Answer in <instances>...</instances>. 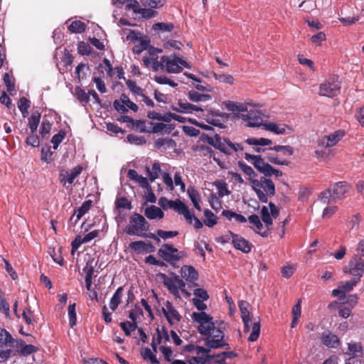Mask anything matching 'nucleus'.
<instances>
[{
    "mask_svg": "<svg viewBox=\"0 0 364 364\" xmlns=\"http://www.w3.org/2000/svg\"><path fill=\"white\" fill-rule=\"evenodd\" d=\"M207 142L227 155H230L232 152H237L244 149L241 144H234L230 139L223 138L218 134H215L213 137H208Z\"/></svg>",
    "mask_w": 364,
    "mask_h": 364,
    "instance_id": "39448f33",
    "label": "nucleus"
},
{
    "mask_svg": "<svg viewBox=\"0 0 364 364\" xmlns=\"http://www.w3.org/2000/svg\"><path fill=\"white\" fill-rule=\"evenodd\" d=\"M149 45V41L147 40H141L140 43L138 45H134L132 51L134 53L139 54L143 50L147 49Z\"/></svg>",
    "mask_w": 364,
    "mask_h": 364,
    "instance_id": "69168bd1",
    "label": "nucleus"
},
{
    "mask_svg": "<svg viewBox=\"0 0 364 364\" xmlns=\"http://www.w3.org/2000/svg\"><path fill=\"white\" fill-rule=\"evenodd\" d=\"M161 49L151 48L148 50V51L143 56L142 62L143 65L146 68L151 67L152 70L154 71V68L155 66V63L160 64V60H159V53H161Z\"/></svg>",
    "mask_w": 364,
    "mask_h": 364,
    "instance_id": "2eb2a0df",
    "label": "nucleus"
},
{
    "mask_svg": "<svg viewBox=\"0 0 364 364\" xmlns=\"http://www.w3.org/2000/svg\"><path fill=\"white\" fill-rule=\"evenodd\" d=\"M188 98L193 102L208 101L211 97L207 94H200L196 91L191 90L188 93Z\"/></svg>",
    "mask_w": 364,
    "mask_h": 364,
    "instance_id": "c9c22d12",
    "label": "nucleus"
},
{
    "mask_svg": "<svg viewBox=\"0 0 364 364\" xmlns=\"http://www.w3.org/2000/svg\"><path fill=\"white\" fill-rule=\"evenodd\" d=\"M20 346H22L21 353L23 355H28L34 352H36L38 348L31 344H25L23 340L20 341Z\"/></svg>",
    "mask_w": 364,
    "mask_h": 364,
    "instance_id": "a18cd8bd",
    "label": "nucleus"
},
{
    "mask_svg": "<svg viewBox=\"0 0 364 364\" xmlns=\"http://www.w3.org/2000/svg\"><path fill=\"white\" fill-rule=\"evenodd\" d=\"M15 340L9 332L6 329L0 328V346H13Z\"/></svg>",
    "mask_w": 364,
    "mask_h": 364,
    "instance_id": "a878e982",
    "label": "nucleus"
},
{
    "mask_svg": "<svg viewBox=\"0 0 364 364\" xmlns=\"http://www.w3.org/2000/svg\"><path fill=\"white\" fill-rule=\"evenodd\" d=\"M22 317L28 325H33L34 323H36L33 313L28 308L23 311Z\"/></svg>",
    "mask_w": 364,
    "mask_h": 364,
    "instance_id": "052dcab7",
    "label": "nucleus"
},
{
    "mask_svg": "<svg viewBox=\"0 0 364 364\" xmlns=\"http://www.w3.org/2000/svg\"><path fill=\"white\" fill-rule=\"evenodd\" d=\"M92 204V201L91 200H87L83 202L82 205L78 208L75 210L74 213L70 218V221L73 223V225H75L80 219L88 212L90 209Z\"/></svg>",
    "mask_w": 364,
    "mask_h": 364,
    "instance_id": "f3484780",
    "label": "nucleus"
},
{
    "mask_svg": "<svg viewBox=\"0 0 364 364\" xmlns=\"http://www.w3.org/2000/svg\"><path fill=\"white\" fill-rule=\"evenodd\" d=\"M269 150L275 151L277 152H282L284 156H291L294 154V149L289 145H276L272 147H269Z\"/></svg>",
    "mask_w": 364,
    "mask_h": 364,
    "instance_id": "f704fd0d",
    "label": "nucleus"
},
{
    "mask_svg": "<svg viewBox=\"0 0 364 364\" xmlns=\"http://www.w3.org/2000/svg\"><path fill=\"white\" fill-rule=\"evenodd\" d=\"M41 119V114L38 112L32 113L31 117L28 119V127L31 133L34 134L38 127Z\"/></svg>",
    "mask_w": 364,
    "mask_h": 364,
    "instance_id": "c85d7f7f",
    "label": "nucleus"
},
{
    "mask_svg": "<svg viewBox=\"0 0 364 364\" xmlns=\"http://www.w3.org/2000/svg\"><path fill=\"white\" fill-rule=\"evenodd\" d=\"M245 142L249 145L254 146H267L272 144V141L271 139L266 138H248L245 140Z\"/></svg>",
    "mask_w": 364,
    "mask_h": 364,
    "instance_id": "58836bf2",
    "label": "nucleus"
},
{
    "mask_svg": "<svg viewBox=\"0 0 364 364\" xmlns=\"http://www.w3.org/2000/svg\"><path fill=\"white\" fill-rule=\"evenodd\" d=\"M245 159L250 161L254 167L265 176L270 177L274 175L276 178H279L282 176V172L280 170L275 169L270 164L264 162V159L259 155L245 153Z\"/></svg>",
    "mask_w": 364,
    "mask_h": 364,
    "instance_id": "0eeeda50",
    "label": "nucleus"
},
{
    "mask_svg": "<svg viewBox=\"0 0 364 364\" xmlns=\"http://www.w3.org/2000/svg\"><path fill=\"white\" fill-rule=\"evenodd\" d=\"M154 80L161 85H168L171 87H176L178 86V83L175 82L173 80H171L166 76H155Z\"/></svg>",
    "mask_w": 364,
    "mask_h": 364,
    "instance_id": "6e6d98bb",
    "label": "nucleus"
},
{
    "mask_svg": "<svg viewBox=\"0 0 364 364\" xmlns=\"http://www.w3.org/2000/svg\"><path fill=\"white\" fill-rule=\"evenodd\" d=\"M82 167L81 166H77L71 170V173H68V183L72 184L74 180L81 173Z\"/></svg>",
    "mask_w": 364,
    "mask_h": 364,
    "instance_id": "0e129e2a",
    "label": "nucleus"
},
{
    "mask_svg": "<svg viewBox=\"0 0 364 364\" xmlns=\"http://www.w3.org/2000/svg\"><path fill=\"white\" fill-rule=\"evenodd\" d=\"M178 105L179 108L172 107V109L178 112H181L185 113H192L193 111H203L202 108L188 102H183L179 101L178 102Z\"/></svg>",
    "mask_w": 364,
    "mask_h": 364,
    "instance_id": "b1692460",
    "label": "nucleus"
},
{
    "mask_svg": "<svg viewBox=\"0 0 364 364\" xmlns=\"http://www.w3.org/2000/svg\"><path fill=\"white\" fill-rule=\"evenodd\" d=\"M237 165L240 168L247 176H249V181L251 183V180L256 179L255 178L257 176L256 172L252 169V168L246 164H245L242 161H239L237 162Z\"/></svg>",
    "mask_w": 364,
    "mask_h": 364,
    "instance_id": "2f4dec72",
    "label": "nucleus"
},
{
    "mask_svg": "<svg viewBox=\"0 0 364 364\" xmlns=\"http://www.w3.org/2000/svg\"><path fill=\"white\" fill-rule=\"evenodd\" d=\"M86 24L81 21H74L68 26V30L71 33H82L86 30Z\"/></svg>",
    "mask_w": 364,
    "mask_h": 364,
    "instance_id": "c756f323",
    "label": "nucleus"
},
{
    "mask_svg": "<svg viewBox=\"0 0 364 364\" xmlns=\"http://www.w3.org/2000/svg\"><path fill=\"white\" fill-rule=\"evenodd\" d=\"M239 309L241 313L242 320H245L246 318H251V315L250 311H248L249 303L246 301H240L238 302Z\"/></svg>",
    "mask_w": 364,
    "mask_h": 364,
    "instance_id": "79ce46f5",
    "label": "nucleus"
},
{
    "mask_svg": "<svg viewBox=\"0 0 364 364\" xmlns=\"http://www.w3.org/2000/svg\"><path fill=\"white\" fill-rule=\"evenodd\" d=\"M75 95L77 99L82 103H87L90 100V96L88 93H86L85 91L80 87H75Z\"/></svg>",
    "mask_w": 364,
    "mask_h": 364,
    "instance_id": "864d4df0",
    "label": "nucleus"
},
{
    "mask_svg": "<svg viewBox=\"0 0 364 364\" xmlns=\"http://www.w3.org/2000/svg\"><path fill=\"white\" fill-rule=\"evenodd\" d=\"M123 291L124 288L122 287H118L111 298L109 302V308L112 311H115L117 309L119 304L121 303Z\"/></svg>",
    "mask_w": 364,
    "mask_h": 364,
    "instance_id": "393cba45",
    "label": "nucleus"
},
{
    "mask_svg": "<svg viewBox=\"0 0 364 364\" xmlns=\"http://www.w3.org/2000/svg\"><path fill=\"white\" fill-rule=\"evenodd\" d=\"M225 107L228 110L232 112H239L240 113L247 112V107L241 103H235L232 101L225 102Z\"/></svg>",
    "mask_w": 364,
    "mask_h": 364,
    "instance_id": "473e14b6",
    "label": "nucleus"
},
{
    "mask_svg": "<svg viewBox=\"0 0 364 364\" xmlns=\"http://www.w3.org/2000/svg\"><path fill=\"white\" fill-rule=\"evenodd\" d=\"M129 318L132 321H125L120 323V327L124 332L125 335L129 336L131 335V331H134L137 328V315L134 311H130L129 313Z\"/></svg>",
    "mask_w": 364,
    "mask_h": 364,
    "instance_id": "a211bd4d",
    "label": "nucleus"
},
{
    "mask_svg": "<svg viewBox=\"0 0 364 364\" xmlns=\"http://www.w3.org/2000/svg\"><path fill=\"white\" fill-rule=\"evenodd\" d=\"M174 25L172 23H156L153 26V30L161 32H171L173 30Z\"/></svg>",
    "mask_w": 364,
    "mask_h": 364,
    "instance_id": "a19ab883",
    "label": "nucleus"
},
{
    "mask_svg": "<svg viewBox=\"0 0 364 364\" xmlns=\"http://www.w3.org/2000/svg\"><path fill=\"white\" fill-rule=\"evenodd\" d=\"M357 255H355L349 261L347 266L343 267V272L355 278H360L364 274V241L361 240L356 248Z\"/></svg>",
    "mask_w": 364,
    "mask_h": 364,
    "instance_id": "20e7f679",
    "label": "nucleus"
},
{
    "mask_svg": "<svg viewBox=\"0 0 364 364\" xmlns=\"http://www.w3.org/2000/svg\"><path fill=\"white\" fill-rule=\"evenodd\" d=\"M172 209L176 211L178 214L183 215L188 223L190 224L192 223V214L191 213L188 207L180 199L174 200Z\"/></svg>",
    "mask_w": 364,
    "mask_h": 364,
    "instance_id": "aec40b11",
    "label": "nucleus"
},
{
    "mask_svg": "<svg viewBox=\"0 0 364 364\" xmlns=\"http://www.w3.org/2000/svg\"><path fill=\"white\" fill-rule=\"evenodd\" d=\"M164 314L168 323L171 326L173 324V320L178 322L182 318V316L180 315L179 312L176 309V308L171 311L168 314L166 313L165 310H164Z\"/></svg>",
    "mask_w": 364,
    "mask_h": 364,
    "instance_id": "ea45409f",
    "label": "nucleus"
},
{
    "mask_svg": "<svg viewBox=\"0 0 364 364\" xmlns=\"http://www.w3.org/2000/svg\"><path fill=\"white\" fill-rule=\"evenodd\" d=\"M320 340L322 344L330 348H336L341 345L339 338L330 331H325L321 333Z\"/></svg>",
    "mask_w": 364,
    "mask_h": 364,
    "instance_id": "dca6fc26",
    "label": "nucleus"
},
{
    "mask_svg": "<svg viewBox=\"0 0 364 364\" xmlns=\"http://www.w3.org/2000/svg\"><path fill=\"white\" fill-rule=\"evenodd\" d=\"M141 1L144 6L158 9L164 6L166 0H141Z\"/></svg>",
    "mask_w": 364,
    "mask_h": 364,
    "instance_id": "4d7b16f0",
    "label": "nucleus"
},
{
    "mask_svg": "<svg viewBox=\"0 0 364 364\" xmlns=\"http://www.w3.org/2000/svg\"><path fill=\"white\" fill-rule=\"evenodd\" d=\"M66 136L64 130H60L58 134H55L51 139V143L53 144V149L56 150L59 144L63 141Z\"/></svg>",
    "mask_w": 364,
    "mask_h": 364,
    "instance_id": "8fccbe9b",
    "label": "nucleus"
},
{
    "mask_svg": "<svg viewBox=\"0 0 364 364\" xmlns=\"http://www.w3.org/2000/svg\"><path fill=\"white\" fill-rule=\"evenodd\" d=\"M261 218L266 225V230L263 232H258V234L263 237H267L269 235L273 223L269 210L266 206H263L261 209Z\"/></svg>",
    "mask_w": 364,
    "mask_h": 364,
    "instance_id": "412c9836",
    "label": "nucleus"
},
{
    "mask_svg": "<svg viewBox=\"0 0 364 364\" xmlns=\"http://www.w3.org/2000/svg\"><path fill=\"white\" fill-rule=\"evenodd\" d=\"M209 203L213 209L215 211H218L222 208V203L219 196H217L215 193H211L209 197Z\"/></svg>",
    "mask_w": 364,
    "mask_h": 364,
    "instance_id": "49530a36",
    "label": "nucleus"
},
{
    "mask_svg": "<svg viewBox=\"0 0 364 364\" xmlns=\"http://www.w3.org/2000/svg\"><path fill=\"white\" fill-rule=\"evenodd\" d=\"M248 220L250 223L253 224L257 230H256V232L258 233V232H262V230L263 228V224L260 221V219L257 215H251L248 217Z\"/></svg>",
    "mask_w": 364,
    "mask_h": 364,
    "instance_id": "e2e57ef3",
    "label": "nucleus"
},
{
    "mask_svg": "<svg viewBox=\"0 0 364 364\" xmlns=\"http://www.w3.org/2000/svg\"><path fill=\"white\" fill-rule=\"evenodd\" d=\"M172 278H171L164 273H159L158 274V277L162 279L164 285L168 289L171 294L179 297V289H181L183 294L190 296V293L184 289L186 284L183 279L174 273H172Z\"/></svg>",
    "mask_w": 364,
    "mask_h": 364,
    "instance_id": "6e6552de",
    "label": "nucleus"
},
{
    "mask_svg": "<svg viewBox=\"0 0 364 364\" xmlns=\"http://www.w3.org/2000/svg\"><path fill=\"white\" fill-rule=\"evenodd\" d=\"M31 106V102L25 97H22L18 102V107L23 117L28 114V109Z\"/></svg>",
    "mask_w": 364,
    "mask_h": 364,
    "instance_id": "72a5a7b5",
    "label": "nucleus"
},
{
    "mask_svg": "<svg viewBox=\"0 0 364 364\" xmlns=\"http://www.w3.org/2000/svg\"><path fill=\"white\" fill-rule=\"evenodd\" d=\"M237 117L242 119L247 122L248 127H259L262 124V113L257 110H250L239 113Z\"/></svg>",
    "mask_w": 364,
    "mask_h": 364,
    "instance_id": "9b49d317",
    "label": "nucleus"
},
{
    "mask_svg": "<svg viewBox=\"0 0 364 364\" xmlns=\"http://www.w3.org/2000/svg\"><path fill=\"white\" fill-rule=\"evenodd\" d=\"M210 352V348L206 347H203V346H196V348H195V350H194V353H196L198 355H201L200 358V360H204L206 358H208L210 357V354L209 353Z\"/></svg>",
    "mask_w": 364,
    "mask_h": 364,
    "instance_id": "5fc2aeb1",
    "label": "nucleus"
},
{
    "mask_svg": "<svg viewBox=\"0 0 364 364\" xmlns=\"http://www.w3.org/2000/svg\"><path fill=\"white\" fill-rule=\"evenodd\" d=\"M94 259H89L87 262L82 271L85 273V278H92L95 272L93 265Z\"/></svg>",
    "mask_w": 364,
    "mask_h": 364,
    "instance_id": "680f3d73",
    "label": "nucleus"
},
{
    "mask_svg": "<svg viewBox=\"0 0 364 364\" xmlns=\"http://www.w3.org/2000/svg\"><path fill=\"white\" fill-rule=\"evenodd\" d=\"M182 66L191 68L186 60L176 54L163 55L161 57L160 64L155 63L154 71L165 70L168 73H179L182 71Z\"/></svg>",
    "mask_w": 364,
    "mask_h": 364,
    "instance_id": "f03ea898",
    "label": "nucleus"
},
{
    "mask_svg": "<svg viewBox=\"0 0 364 364\" xmlns=\"http://www.w3.org/2000/svg\"><path fill=\"white\" fill-rule=\"evenodd\" d=\"M359 278H353L350 281L342 283L337 289L332 291L333 296H338L340 301H344L346 298V293L353 290V287L357 285L360 282Z\"/></svg>",
    "mask_w": 364,
    "mask_h": 364,
    "instance_id": "ddd939ff",
    "label": "nucleus"
},
{
    "mask_svg": "<svg viewBox=\"0 0 364 364\" xmlns=\"http://www.w3.org/2000/svg\"><path fill=\"white\" fill-rule=\"evenodd\" d=\"M176 145L175 141L169 137L159 138L154 142V146L156 149H161L164 146L168 147H173Z\"/></svg>",
    "mask_w": 364,
    "mask_h": 364,
    "instance_id": "e433bc0d",
    "label": "nucleus"
},
{
    "mask_svg": "<svg viewBox=\"0 0 364 364\" xmlns=\"http://www.w3.org/2000/svg\"><path fill=\"white\" fill-rule=\"evenodd\" d=\"M332 192V201L337 202L346 196L349 191V186L346 181H340L331 186Z\"/></svg>",
    "mask_w": 364,
    "mask_h": 364,
    "instance_id": "4468645a",
    "label": "nucleus"
},
{
    "mask_svg": "<svg viewBox=\"0 0 364 364\" xmlns=\"http://www.w3.org/2000/svg\"><path fill=\"white\" fill-rule=\"evenodd\" d=\"M251 186L262 203H267L268 198L275 195L274 183L264 175L259 179L251 180Z\"/></svg>",
    "mask_w": 364,
    "mask_h": 364,
    "instance_id": "7ed1b4c3",
    "label": "nucleus"
},
{
    "mask_svg": "<svg viewBox=\"0 0 364 364\" xmlns=\"http://www.w3.org/2000/svg\"><path fill=\"white\" fill-rule=\"evenodd\" d=\"M260 333V322L259 321L253 323L252 327V332L248 338V341L250 342L255 341L258 339Z\"/></svg>",
    "mask_w": 364,
    "mask_h": 364,
    "instance_id": "c03bdc74",
    "label": "nucleus"
},
{
    "mask_svg": "<svg viewBox=\"0 0 364 364\" xmlns=\"http://www.w3.org/2000/svg\"><path fill=\"white\" fill-rule=\"evenodd\" d=\"M153 8H141L138 11V14H141L144 18H151L154 17L157 14V11L152 9Z\"/></svg>",
    "mask_w": 364,
    "mask_h": 364,
    "instance_id": "338daca9",
    "label": "nucleus"
},
{
    "mask_svg": "<svg viewBox=\"0 0 364 364\" xmlns=\"http://www.w3.org/2000/svg\"><path fill=\"white\" fill-rule=\"evenodd\" d=\"M345 134L346 132L343 129H338L328 136H323L318 141V144L319 146L325 148L332 147L336 145Z\"/></svg>",
    "mask_w": 364,
    "mask_h": 364,
    "instance_id": "f8f14e48",
    "label": "nucleus"
},
{
    "mask_svg": "<svg viewBox=\"0 0 364 364\" xmlns=\"http://www.w3.org/2000/svg\"><path fill=\"white\" fill-rule=\"evenodd\" d=\"M149 230V224L145 218L139 213H134L129 218V224L124 228L129 235L144 236V232Z\"/></svg>",
    "mask_w": 364,
    "mask_h": 364,
    "instance_id": "423d86ee",
    "label": "nucleus"
},
{
    "mask_svg": "<svg viewBox=\"0 0 364 364\" xmlns=\"http://www.w3.org/2000/svg\"><path fill=\"white\" fill-rule=\"evenodd\" d=\"M193 320L198 323V331L205 336V346L209 348H225L230 349V345L225 341V333L213 318L205 312H193L191 315Z\"/></svg>",
    "mask_w": 364,
    "mask_h": 364,
    "instance_id": "f257e3e1",
    "label": "nucleus"
},
{
    "mask_svg": "<svg viewBox=\"0 0 364 364\" xmlns=\"http://www.w3.org/2000/svg\"><path fill=\"white\" fill-rule=\"evenodd\" d=\"M120 101L126 107L129 108L134 112L138 110V106L132 102L126 94H122L120 96Z\"/></svg>",
    "mask_w": 364,
    "mask_h": 364,
    "instance_id": "13d9d810",
    "label": "nucleus"
},
{
    "mask_svg": "<svg viewBox=\"0 0 364 364\" xmlns=\"http://www.w3.org/2000/svg\"><path fill=\"white\" fill-rule=\"evenodd\" d=\"M126 84L128 87V88L134 94L141 95L143 93V90L137 86L135 81L132 80H128L126 82Z\"/></svg>",
    "mask_w": 364,
    "mask_h": 364,
    "instance_id": "774afa93",
    "label": "nucleus"
},
{
    "mask_svg": "<svg viewBox=\"0 0 364 364\" xmlns=\"http://www.w3.org/2000/svg\"><path fill=\"white\" fill-rule=\"evenodd\" d=\"M203 363L206 364H226L225 360H224V358H223L220 355H210L208 358L205 359L203 360Z\"/></svg>",
    "mask_w": 364,
    "mask_h": 364,
    "instance_id": "de8ad7c7",
    "label": "nucleus"
},
{
    "mask_svg": "<svg viewBox=\"0 0 364 364\" xmlns=\"http://www.w3.org/2000/svg\"><path fill=\"white\" fill-rule=\"evenodd\" d=\"M127 141L130 144H134L136 145H143L146 144V140L143 136H136L132 134L127 136Z\"/></svg>",
    "mask_w": 364,
    "mask_h": 364,
    "instance_id": "3c124183",
    "label": "nucleus"
},
{
    "mask_svg": "<svg viewBox=\"0 0 364 364\" xmlns=\"http://www.w3.org/2000/svg\"><path fill=\"white\" fill-rule=\"evenodd\" d=\"M146 171L149 178L151 182L154 181L159 178V176L161 171L160 164L158 162H155L152 164L151 169L149 167L146 166Z\"/></svg>",
    "mask_w": 364,
    "mask_h": 364,
    "instance_id": "bb28decb",
    "label": "nucleus"
},
{
    "mask_svg": "<svg viewBox=\"0 0 364 364\" xmlns=\"http://www.w3.org/2000/svg\"><path fill=\"white\" fill-rule=\"evenodd\" d=\"M350 356L362 357L363 347L360 343H348Z\"/></svg>",
    "mask_w": 364,
    "mask_h": 364,
    "instance_id": "4c0bfd02",
    "label": "nucleus"
},
{
    "mask_svg": "<svg viewBox=\"0 0 364 364\" xmlns=\"http://www.w3.org/2000/svg\"><path fill=\"white\" fill-rule=\"evenodd\" d=\"M158 255L165 262L174 266L181 258L185 256L184 252L178 251L172 244H164L158 250Z\"/></svg>",
    "mask_w": 364,
    "mask_h": 364,
    "instance_id": "1a4fd4ad",
    "label": "nucleus"
},
{
    "mask_svg": "<svg viewBox=\"0 0 364 364\" xmlns=\"http://www.w3.org/2000/svg\"><path fill=\"white\" fill-rule=\"evenodd\" d=\"M213 75L215 80L220 82L228 83L230 85H232L234 82V77L230 74H217L214 73Z\"/></svg>",
    "mask_w": 364,
    "mask_h": 364,
    "instance_id": "603ef678",
    "label": "nucleus"
},
{
    "mask_svg": "<svg viewBox=\"0 0 364 364\" xmlns=\"http://www.w3.org/2000/svg\"><path fill=\"white\" fill-rule=\"evenodd\" d=\"M76 304L73 303L70 304L68 308V317H69V323L71 328H73L77 322V316H76Z\"/></svg>",
    "mask_w": 364,
    "mask_h": 364,
    "instance_id": "37998d69",
    "label": "nucleus"
},
{
    "mask_svg": "<svg viewBox=\"0 0 364 364\" xmlns=\"http://www.w3.org/2000/svg\"><path fill=\"white\" fill-rule=\"evenodd\" d=\"M265 129L270 131L276 134H284L286 132L287 126L284 124H277L273 122L267 123L264 124Z\"/></svg>",
    "mask_w": 364,
    "mask_h": 364,
    "instance_id": "cd10ccee",
    "label": "nucleus"
},
{
    "mask_svg": "<svg viewBox=\"0 0 364 364\" xmlns=\"http://www.w3.org/2000/svg\"><path fill=\"white\" fill-rule=\"evenodd\" d=\"M117 208H125L131 210L132 208V203L126 197H121L115 201Z\"/></svg>",
    "mask_w": 364,
    "mask_h": 364,
    "instance_id": "bf43d9fd",
    "label": "nucleus"
},
{
    "mask_svg": "<svg viewBox=\"0 0 364 364\" xmlns=\"http://www.w3.org/2000/svg\"><path fill=\"white\" fill-rule=\"evenodd\" d=\"M230 234L232 236V244L235 249L244 253H249L251 251V246L247 240L232 232H230Z\"/></svg>",
    "mask_w": 364,
    "mask_h": 364,
    "instance_id": "6ab92c4d",
    "label": "nucleus"
},
{
    "mask_svg": "<svg viewBox=\"0 0 364 364\" xmlns=\"http://www.w3.org/2000/svg\"><path fill=\"white\" fill-rule=\"evenodd\" d=\"M144 215L150 220L162 219L164 213L160 208L151 205L144 210Z\"/></svg>",
    "mask_w": 364,
    "mask_h": 364,
    "instance_id": "5701e85b",
    "label": "nucleus"
},
{
    "mask_svg": "<svg viewBox=\"0 0 364 364\" xmlns=\"http://www.w3.org/2000/svg\"><path fill=\"white\" fill-rule=\"evenodd\" d=\"M341 83L338 78L331 77L321 83L319 87V95L333 97L339 94Z\"/></svg>",
    "mask_w": 364,
    "mask_h": 364,
    "instance_id": "9d476101",
    "label": "nucleus"
},
{
    "mask_svg": "<svg viewBox=\"0 0 364 364\" xmlns=\"http://www.w3.org/2000/svg\"><path fill=\"white\" fill-rule=\"evenodd\" d=\"M77 51L82 55H88L92 51V47L84 41H80L77 44Z\"/></svg>",
    "mask_w": 364,
    "mask_h": 364,
    "instance_id": "09e8293b",
    "label": "nucleus"
},
{
    "mask_svg": "<svg viewBox=\"0 0 364 364\" xmlns=\"http://www.w3.org/2000/svg\"><path fill=\"white\" fill-rule=\"evenodd\" d=\"M181 275L186 281L193 282V286H198L194 282L198 279V274L193 267L187 265L182 267Z\"/></svg>",
    "mask_w": 364,
    "mask_h": 364,
    "instance_id": "4be33fe9",
    "label": "nucleus"
},
{
    "mask_svg": "<svg viewBox=\"0 0 364 364\" xmlns=\"http://www.w3.org/2000/svg\"><path fill=\"white\" fill-rule=\"evenodd\" d=\"M204 223L209 228H213L218 223V218L216 215L209 209L204 210Z\"/></svg>",
    "mask_w": 364,
    "mask_h": 364,
    "instance_id": "7c9ffc66",
    "label": "nucleus"
}]
</instances>
